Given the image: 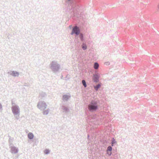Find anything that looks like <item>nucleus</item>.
<instances>
[{
	"instance_id": "nucleus-1",
	"label": "nucleus",
	"mask_w": 159,
	"mask_h": 159,
	"mask_svg": "<svg viewBox=\"0 0 159 159\" xmlns=\"http://www.w3.org/2000/svg\"><path fill=\"white\" fill-rule=\"evenodd\" d=\"M97 102L92 101L88 105V109L90 111L96 110L98 108Z\"/></svg>"
},
{
	"instance_id": "nucleus-2",
	"label": "nucleus",
	"mask_w": 159,
	"mask_h": 159,
	"mask_svg": "<svg viewBox=\"0 0 159 159\" xmlns=\"http://www.w3.org/2000/svg\"><path fill=\"white\" fill-rule=\"evenodd\" d=\"M80 30L79 28L77 26L75 27L72 30L71 33V34H73L75 33L77 35H78L80 33Z\"/></svg>"
},
{
	"instance_id": "nucleus-3",
	"label": "nucleus",
	"mask_w": 159,
	"mask_h": 159,
	"mask_svg": "<svg viewBox=\"0 0 159 159\" xmlns=\"http://www.w3.org/2000/svg\"><path fill=\"white\" fill-rule=\"evenodd\" d=\"M13 113L16 114H17L19 113V110L18 107L16 106H13L12 108Z\"/></svg>"
},
{
	"instance_id": "nucleus-4",
	"label": "nucleus",
	"mask_w": 159,
	"mask_h": 159,
	"mask_svg": "<svg viewBox=\"0 0 159 159\" xmlns=\"http://www.w3.org/2000/svg\"><path fill=\"white\" fill-rule=\"evenodd\" d=\"M99 77L97 75H94L93 79L94 81L97 82L98 80Z\"/></svg>"
},
{
	"instance_id": "nucleus-5",
	"label": "nucleus",
	"mask_w": 159,
	"mask_h": 159,
	"mask_svg": "<svg viewBox=\"0 0 159 159\" xmlns=\"http://www.w3.org/2000/svg\"><path fill=\"white\" fill-rule=\"evenodd\" d=\"M28 137L30 139H33L34 137L33 134L31 133H29L28 135Z\"/></svg>"
},
{
	"instance_id": "nucleus-6",
	"label": "nucleus",
	"mask_w": 159,
	"mask_h": 159,
	"mask_svg": "<svg viewBox=\"0 0 159 159\" xmlns=\"http://www.w3.org/2000/svg\"><path fill=\"white\" fill-rule=\"evenodd\" d=\"M99 65L97 63H95L94 65V68L95 69H97L99 67Z\"/></svg>"
},
{
	"instance_id": "nucleus-7",
	"label": "nucleus",
	"mask_w": 159,
	"mask_h": 159,
	"mask_svg": "<svg viewBox=\"0 0 159 159\" xmlns=\"http://www.w3.org/2000/svg\"><path fill=\"white\" fill-rule=\"evenodd\" d=\"M82 48L84 50H85L87 48V46L85 44H83L82 45Z\"/></svg>"
},
{
	"instance_id": "nucleus-8",
	"label": "nucleus",
	"mask_w": 159,
	"mask_h": 159,
	"mask_svg": "<svg viewBox=\"0 0 159 159\" xmlns=\"http://www.w3.org/2000/svg\"><path fill=\"white\" fill-rule=\"evenodd\" d=\"M100 87V85L99 84H98L96 86L94 87V88L95 89L97 90Z\"/></svg>"
},
{
	"instance_id": "nucleus-9",
	"label": "nucleus",
	"mask_w": 159,
	"mask_h": 159,
	"mask_svg": "<svg viewBox=\"0 0 159 159\" xmlns=\"http://www.w3.org/2000/svg\"><path fill=\"white\" fill-rule=\"evenodd\" d=\"M82 83L84 87H86L87 85L85 81L84 80H83L82 81Z\"/></svg>"
},
{
	"instance_id": "nucleus-10",
	"label": "nucleus",
	"mask_w": 159,
	"mask_h": 159,
	"mask_svg": "<svg viewBox=\"0 0 159 159\" xmlns=\"http://www.w3.org/2000/svg\"><path fill=\"white\" fill-rule=\"evenodd\" d=\"M63 98L64 100H66L67 99H68V97L67 96L64 95L63 97Z\"/></svg>"
},
{
	"instance_id": "nucleus-11",
	"label": "nucleus",
	"mask_w": 159,
	"mask_h": 159,
	"mask_svg": "<svg viewBox=\"0 0 159 159\" xmlns=\"http://www.w3.org/2000/svg\"><path fill=\"white\" fill-rule=\"evenodd\" d=\"M107 150H108V151H111L112 150V148L110 146H109L107 149Z\"/></svg>"
},
{
	"instance_id": "nucleus-12",
	"label": "nucleus",
	"mask_w": 159,
	"mask_h": 159,
	"mask_svg": "<svg viewBox=\"0 0 159 159\" xmlns=\"http://www.w3.org/2000/svg\"><path fill=\"white\" fill-rule=\"evenodd\" d=\"M107 153L109 155H111V151H108V150H107Z\"/></svg>"
},
{
	"instance_id": "nucleus-13",
	"label": "nucleus",
	"mask_w": 159,
	"mask_h": 159,
	"mask_svg": "<svg viewBox=\"0 0 159 159\" xmlns=\"http://www.w3.org/2000/svg\"><path fill=\"white\" fill-rule=\"evenodd\" d=\"M44 153H45L46 154H47L49 153V150L47 149V150H45L44 151Z\"/></svg>"
},
{
	"instance_id": "nucleus-14",
	"label": "nucleus",
	"mask_w": 159,
	"mask_h": 159,
	"mask_svg": "<svg viewBox=\"0 0 159 159\" xmlns=\"http://www.w3.org/2000/svg\"><path fill=\"white\" fill-rule=\"evenodd\" d=\"M80 39H81L82 40H83V35L82 34H80Z\"/></svg>"
},
{
	"instance_id": "nucleus-15",
	"label": "nucleus",
	"mask_w": 159,
	"mask_h": 159,
	"mask_svg": "<svg viewBox=\"0 0 159 159\" xmlns=\"http://www.w3.org/2000/svg\"><path fill=\"white\" fill-rule=\"evenodd\" d=\"M19 75V73H18L16 72L15 74H14V75L15 76H18Z\"/></svg>"
},
{
	"instance_id": "nucleus-16",
	"label": "nucleus",
	"mask_w": 159,
	"mask_h": 159,
	"mask_svg": "<svg viewBox=\"0 0 159 159\" xmlns=\"http://www.w3.org/2000/svg\"><path fill=\"white\" fill-rule=\"evenodd\" d=\"M157 8L158 9H159V4L157 5Z\"/></svg>"
}]
</instances>
